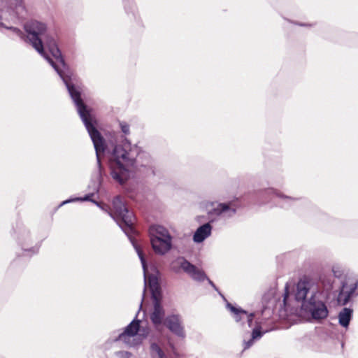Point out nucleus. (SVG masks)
Returning <instances> with one entry per match:
<instances>
[{"label":"nucleus","instance_id":"f3484780","mask_svg":"<svg viewBox=\"0 0 358 358\" xmlns=\"http://www.w3.org/2000/svg\"><path fill=\"white\" fill-rule=\"evenodd\" d=\"M150 354L152 358H166L162 348L155 343L150 345Z\"/></svg>","mask_w":358,"mask_h":358},{"label":"nucleus","instance_id":"1a4fd4ad","mask_svg":"<svg viewBox=\"0 0 358 358\" xmlns=\"http://www.w3.org/2000/svg\"><path fill=\"white\" fill-rule=\"evenodd\" d=\"M171 269L176 273H179L182 271L193 280L196 281L202 282L205 280H208L209 283L215 288L213 282L207 278L202 270L192 264L183 257H179L172 262Z\"/></svg>","mask_w":358,"mask_h":358},{"label":"nucleus","instance_id":"39448f33","mask_svg":"<svg viewBox=\"0 0 358 358\" xmlns=\"http://www.w3.org/2000/svg\"><path fill=\"white\" fill-rule=\"evenodd\" d=\"M94 203L103 211L108 213V215L115 220L117 224L129 237L135 250L136 247H137L140 250H141L131 236V234L134 231V215L131 212L129 211L127 208L125 206L124 201L120 196H117L113 199L112 202V208L107 205L102 204L98 201H94Z\"/></svg>","mask_w":358,"mask_h":358},{"label":"nucleus","instance_id":"9b49d317","mask_svg":"<svg viewBox=\"0 0 358 358\" xmlns=\"http://www.w3.org/2000/svg\"><path fill=\"white\" fill-rule=\"evenodd\" d=\"M213 208L210 211V214L217 217L227 219L233 217L237 211V205L236 200H230L227 202L211 203Z\"/></svg>","mask_w":358,"mask_h":358},{"label":"nucleus","instance_id":"0eeeda50","mask_svg":"<svg viewBox=\"0 0 358 358\" xmlns=\"http://www.w3.org/2000/svg\"><path fill=\"white\" fill-rule=\"evenodd\" d=\"M150 236L152 247L157 254L164 255L171 250L172 236L165 227L161 225L150 227Z\"/></svg>","mask_w":358,"mask_h":358},{"label":"nucleus","instance_id":"2eb2a0df","mask_svg":"<svg viewBox=\"0 0 358 358\" xmlns=\"http://www.w3.org/2000/svg\"><path fill=\"white\" fill-rule=\"evenodd\" d=\"M265 194L268 196H275L282 200V206L290 205L295 202L298 199L284 194L281 191L275 188H268L264 191Z\"/></svg>","mask_w":358,"mask_h":358},{"label":"nucleus","instance_id":"9d476101","mask_svg":"<svg viewBox=\"0 0 358 358\" xmlns=\"http://www.w3.org/2000/svg\"><path fill=\"white\" fill-rule=\"evenodd\" d=\"M306 311L310 313L315 320L324 319L328 316V309L326 304L320 300V296L315 299L307 301L303 308Z\"/></svg>","mask_w":358,"mask_h":358},{"label":"nucleus","instance_id":"393cba45","mask_svg":"<svg viewBox=\"0 0 358 358\" xmlns=\"http://www.w3.org/2000/svg\"><path fill=\"white\" fill-rule=\"evenodd\" d=\"M266 299H267V296H264V300L265 301V300H266Z\"/></svg>","mask_w":358,"mask_h":358},{"label":"nucleus","instance_id":"6ab92c4d","mask_svg":"<svg viewBox=\"0 0 358 358\" xmlns=\"http://www.w3.org/2000/svg\"><path fill=\"white\" fill-rule=\"evenodd\" d=\"M115 355L117 358H131L132 356L131 353L127 351H118L115 353Z\"/></svg>","mask_w":358,"mask_h":358},{"label":"nucleus","instance_id":"a211bd4d","mask_svg":"<svg viewBox=\"0 0 358 358\" xmlns=\"http://www.w3.org/2000/svg\"><path fill=\"white\" fill-rule=\"evenodd\" d=\"M22 250L24 251V255H31L36 254L38 251V247H33L31 248H25L24 245L22 246Z\"/></svg>","mask_w":358,"mask_h":358},{"label":"nucleus","instance_id":"6e6552de","mask_svg":"<svg viewBox=\"0 0 358 358\" xmlns=\"http://www.w3.org/2000/svg\"><path fill=\"white\" fill-rule=\"evenodd\" d=\"M320 284L309 278L304 277L300 279L296 285V300L301 303V307L303 308V305L307 301L322 296L324 292L320 290Z\"/></svg>","mask_w":358,"mask_h":358},{"label":"nucleus","instance_id":"f257e3e1","mask_svg":"<svg viewBox=\"0 0 358 358\" xmlns=\"http://www.w3.org/2000/svg\"><path fill=\"white\" fill-rule=\"evenodd\" d=\"M48 62L51 64V66L55 69V70L59 75L62 80L64 81L69 93L73 101L76 108L78 113L84 123L86 129L88 131V134L93 142L94 147L96 151L97 164L99 167V173L97 174V180L96 181L92 182V189L94 191L92 193H90L85 195L84 197H76L72 199H68L64 201L61 206L64 205L66 203L81 201H91L94 203L96 201L95 200L92 199V197L94 195V193H97L99 190L101 180V174H102V168L101 165V154L103 153L106 150V146L105 145V141L103 138L101 136L99 131L95 128L94 124H96V120L94 115L92 113V111L87 108V106L84 104L82 99H80V90L76 87L71 82V80L69 78L64 76L63 74L60 66H64V61L63 59H46Z\"/></svg>","mask_w":358,"mask_h":358},{"label":"nucleus","instance_id":"dca6fc26","mask_svg":"<svg viewBox=\"0 0 358 358\" xmlns=\"http://www.w3.org/2000/svg\"><path fill=\"white\" fill-rule=\"evenodd\" d=\"M352 317V310L348 308H344L338 314V322L343 327L348 328Z\"/></svg>","mask_w":358,"mask_h":358},{"label":"nucleus","instance_id":"f8f14e48","mask_svg":"<svg viewBox=\"0 0 358 358\" xmlns=\"http://www.w3.org/2000/svg\"><path fill=\"white\" fill-rule=\"evenodd\" d=\"M358 280L355 277H349L342 282L341 291L338 296V303L346 305L357 288Z\"/></svg>","mask_w":358,"mask_h":358},{"label":"nucleus","instance_id":"4be33fe9","mask_svg":"<svg viewBox=\"0 0 358 358\" xmlns=\"http://www.w3.org/2000/svg\"><path fill=\"white\" fill-rule=\"evenodd\" d=\"M287 299H288V292H287V287H285V293L284 294V299H283V303H284L285 307H287Z\"/></svg>","mask_w":358,"mask_h":358},{"label":"nucleus","instance_id":"4468645a","mask_svg":"<svg viewBox=\"0 0 358 358\" xmlns=\"http://www.w3.org/2000/svg\"><path fill=\"white\" fill-rule=\"evenodd\" d=\"M212 226L210 223H206L200 226L193 235V241L194 243H202L205 239L211 234Z\"/></svg>","mask_w":358,"mask_h":358},{"label":"nucleus","instance_id":"423d86ee","mask_svg":"<svg viewBox=\"0 0 358 358\" xmlns=\"http://www.w3.org/2000/svg\"><path fill=\"white\" fill-rule=\"evenodd\" d=\"M149 334V329L140 325V320H134L121 333L116 341H121L129 347L141 344Z\"/></svg>","mask_w":358,"mask_h":358},{"label":"nucleus","instance_id":"b1692460","mask_svg":"<svg viewBox=\"0 0 358 358\" xmlns=\"http://www.w3.org/2000/svg\"><path fill=\"white\" fill-rule=\"evenodd\" d=\"M300 26H311V24H299Z\"/></svg>","mask_w":358,"mask_h":358},{"label":"nucleus","instance_id":"f03ea898","mask_svg":"<svg viewBox=\"0 0 358 358\" xmlns=\"http://www.w3.org/2000/svg\"><path fill=\"white\" fill-rule=\"evenodd\" d=\"M109 167L112 178L120 185H124L136 173H154L150 155L138 145L129 143L114 147Z\"/></svg>","mask_w":358,"mask_h":358},{"label":"nucleus","instance_id":"5701e85b","mask_svg":"<svg viewBox=\"0 0 358 358\" xmlns=\"http://www.w3.org/2000/svg\"><path fill=\"white\" fill-rule=\"evenodd\" d=\"M331 288V282H328V285L326 286L324 285V290H326L328 292Z\"/></svg>","mask_w":358,"mask_h":358},{"label":"nucleus","instance_id":"7ed1b4c3","mask_svg":"<svg viewBox=\"0 0 358 358\" xmlns=\"http://www.w3.org/2000/svg\"><path fill=\"white\" fill-rule=\"evenodd\" d=\"M275 302L276 299L273 298L269 300L260 313L257 312L250 314L241 308L235 307L231 303H227V308L231 312L236 323L243 324L245 322H247L249 327H250L253 319L256 318V326L252 330L251 338L248 341H244V350L250 348L255 341L260 339L264 334L272 329H264V322L271 318Z\"/></svg>","mask_w":358,"mask_h":358},{"label":"nucleus","instance_id":"ddd939ff","mask_svg":"<svg viewBox=\"0 0 358 358\" xmlns=\"http://www.w3.org/2000/svg\"><path fill=\"white\" fill-rule=\"evenodd\" d=\"M165 327L179 337L184 338L185 336L181 317L179 315L171 314L168 315L166 317Z\"/></svg>","mask_w":358,"mask_h":358},{"label":"nucleus","instance_id":"20e7f679","mask_svg":"<svg viewBox=\"0 0 358 358\" xmlns=\"http://www.w3.org/2000/svg\"><path fill=\"white\" fill-rule=\"evenodd\" d=\"M136 252L142 264L145 288L149 287L153 299V308L150 313V319L155 331L162 333L165 328L166 317L164 309L159 301L161 288L159 283V272L152 267V272L150 273L142 250L136 247Z\"/></svg>","mask_w":358,"mask_h":358},{"label":"nucleus","instance_id":"412c9836","mask_svg":"<svg viewBox=\"0 0 358 358\" xmlns=\"http://www.w3.org/2000/svg\"><path fill=\"white\" fill-rule=\"evenodd\" d=\"M8 29L12 30L17 36L20 37L22 36V32L19 29L15 27H9Z\"/></svg>","mask_w":358,"mask_h":358},{"label":"nucleus","instance_id":"aec40b11","mask_svg":"<svg viewBox=\"0 0 358 358\" xmlns=\"http://www.w3.org/2000/svg\"><path fill=\"white\" fill-rule=\"evenodd\" d=\"M120 127L121 131L124 134H129V125L127 122H120Z\"/></svg>","mask_w":358,"mask_h":358}]
</instances>
